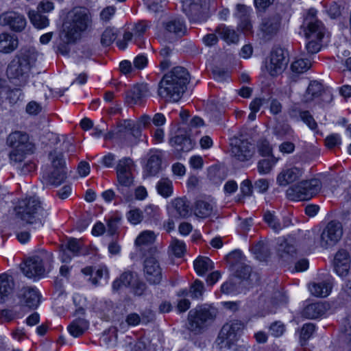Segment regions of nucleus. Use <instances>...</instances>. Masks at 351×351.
<instances>
[{"label": "nucleus", "instance_id": "obj_1", "mask_svg": "<svg viewBox=\"0 0 351 351\" xmlns=\"http://www.w3.org/2000/svg\"><path fill=\"white\" fill-rule=\"evenodd\" d=\"M189 82V73L182 66H176L166 73L158 84V95L166 102H177Z\"/></svg>", "mask_w": 351, "mask_h": 351}, {"label": "nucleus", "instance_id": "obj_2", "mask_svg": "<svg viewBox=\"0 0 351 351\" xmlns=\"http://www.w3.org/2000/svg\"><path fill=\"white\" fill-rule=\"evenodd\" d=\"M18 61H12L8 66L6 75L10 83L17 87H24L29 80V72L37 58L34 49H22L17 56Z\"/></svg>", "mask_w": 351, "mask_h": 351}, {"label": "nucleus", "instance_id": "obj_3", "mask_svg": "<svg viewBox=\"0 0 351 351\" xmlns=\"http://www.w3.org/2000/svg\"><path fill=\"white\" fill-rule=\"evenodd\" d=\"M92 26V16L85 8H74L69 11L63 22L62 29L70 41L78 40L82 34Z\"/></svg>", "mask_w": 351, "mask_h": 351}, {"label": "nucleus", "instance_id": "obj_4", "mask_svg": "<svg viewBox=\"0 0 351 351\" xmlns=\"http://www.w3.org/2000/svg\"><path fill=\"white\" fill-rule=\"evenodd\" d=\"M304 34L308 39L306 49L308 53L314 54L319 52L322 48V39L325 35L326 28L323 23L317 18V10L309 9L302 24Z\"/></svg>", "mask_w": 351, "mask_h": 351}, {"label": "nucleus", "instance_id": "obj_5", "mask_svg": "<svg viewBox=\"0 0 351 351\" xmlns=\"http://www.w3.org/2000/svg\"><path fill=\"white\" fill-rule=\"evenodd\" d=\"M17 215L32 228L37 229L43 226L48 212L41 206L40 201L33 197L20 202Z\"/></svg>", "mask_w": 351, "mask_h": 351}, {"label": "nucleus", "instance_id": "obj_6", "mask_svg": "<svg viewBox=\"0 0 351 351\" xmlns=\"http://www.w3.org/2000/svg\"><path fill=\"white\" fill-rule=\"evenodd\" d=\"M7 145L12 148L9 154L10 163L13 165L22 162L27 155L34 152V145L29 140V136L20 131L10 133L7 137Z\"/></svg>", "mask_w": 351, "mask_h": 351}, {"label": "nucleus", "instance_id": "obj_7", "mask_svg": "<svg viewBox=\"0 0 351 351\" xmlns=\"http://www.w3.org/2000/svg\"><path fill=\"white\" fill-rule=\"evenodd\" d=\"M216 316V308L206 305L197 306L189 312L187 328L195 334H200L214 322Z\"/></svg>", "mask_w": 351, "mask_h": 351}, {"label": "nucleus", "instance_id": "obj_8", "mask_svg": "<svg viewBox=\"0 0 351 351\" xmlns=\"http://www.w3.org/2000/svg\"><path fill=\"white\" fill-rule=\"evenodd\" d=\"M142 132L138 127H134V122L130 119L120 121L116 129L108 132L106 138L114 139L125 146L132 147L138 144Z\"/></svg>", "mask_w": 351, "mask_h": 351}, {"label": "nucleus", "instance_id": "obj_9", "mask_svg": "<svg viewBox=\"0 0 351 351\" xmlns=\"http://www.w3.org/2000/svg\"><path fill=\"white\" fill-rule=\"evenodd\" d=\"M51 162L52 170L45 171L43 179L46 184L58 186L60 185L66 178V169L63 154L54 149L49 154Z\"/></svg>", "mask_w": 351, "mask_h": 351}, {"label": "nucleus", "instance_id": "obj_10", "mask_svg": "<svg viewBox=\"0 0 351 351\" xmlns=\"http://www.w3.org/2000/svg\"><path fill=\"white\" fill-rule=\"evenodd\" d=\"M51 262L49 254L34 256L28 258L21 267L23 273L29 278L39 279L44 276Z\"/></svg>", "mask_w": 351, "mask_h": 351}, {"label": "nucleus", "instance_id": "obj_11", "mask_svg": "<svg viewBox=\"0 0 351 351\" xmlns=\"http://www.w3.org/2000/svg\"><path fill=\"white\" fill-rule=\"evenodd\" d=\"M243 328V324L237 320L224 324L215 340L217 348L220 350L230 349L237 340V336L240 334Z\"/></svg>", "mask_w": 351, "mask_h": 351}, {"label": "nucleus", "instance_id": "obj_12", "mask_svg": "<svg viewBox=\"0 0 351 351\" xmlns=\"http://www.w3.org/2000/svg\"><path fill=\"white\" fill-rule=\"evenodd\" d=\"M321 187V181L313 178L298 183L288 190V193L289 195L293 194L294 199L298 201L308 200L318 193Z\"/></svg>", "mask_w": 351, "mask_h": 351}, {"label": "nucleus", "instance_id": "obj_13", "mask_svg": "<svg viewBox=\"0 0 351 351\" xmlns=\"http://www.w3.org/2000/svg\"><path fill=\"white\" fill-rule=\"evenodd\" d=\"M208 8V0H189L183 5V11L191 23L206 21Z\"/></svg>", "mask_w": 351, "mask_h": 351}, {"label": "nucleus", "instance_id": "obj_14", "mask_svg": "<svg viewBox=\"0 0 351 351\" xmlns=\"http://www.w3.org/2000/svg\"><path fill=\"white\" fill-rule=\"evenodd\" d=\"M143 272L145 280L151 285H159L162 279V269L155 254L146 256L143 263Z\"/></svg>", "mask_w": 351, "mask_h": 351}, {"label": "nucleus", "instance_id": "obj_15", "mask_svg": "<svg viewBox=\"0 0 351 351\" xmlns=\"http://www.w3.org/2000/svg\"><path fill=\"white\" fill-rule=\"evenodd\" d=\"M281 26V17L275 14L262 19L259 25L258 36L263 42L272 40L278 33Z\"/></svg>", "mask_w": 351, "mask_h": 351}, {"label": "nucleus", "instance_id": "obj_16", "mask_svg": "<svg viewBox=\"0 0 351 351\" xmlns=\"http://www.w3.org/2000/svg\"><path fill=\"white\" fill-rule=\"evenodd\" d=\"M288 63V52L281 47H276L271 52L270 61L267 65V70L270 75L277 76L283 72Z\"/></svg>", "mask_w": 351, "mask_h": 351}, {"label": "nucleus", "instance_id": "obj_17", "mask_svg": "<svg viewBox=\"0 0 351 351\" xmlns=\"http://www.w3.org/2000/svg\"><path fill=\"white\" fill-rule=\"evenodd\" d=\"M343 236V226L341 222L332 220L328 222L321 234L320 244L328 247L337 244Z\"/></svg>", "mask_w": 351, "mask_h": 351}, {"label": "nucleus", "instance_id": "obj_18", "mask_svg": "<svg viewBox=\"0 0 351 351\" xmlns=\"http://www.w3.org/2000/svg\"><path fill=\"white\" fill-rule=\"evenodd\" d=\"M227 261L237 278L246 280L252 272V268L245 264V257L239 250H235L227 256Z\"/></svg>", "mask_w": 351, "mask_h": 351}, {"label": "nucleus", "instance_id": "obj_19", "mask_svg": "<svg viewBox=\"0 0 351 351\" xmlns=\"http://www.w3.org/2000/svg\"><path fill=\"white\" fill-rule=\"evenodd\" d=\"M27 25L25 16L19 12L9 10L0 14V25L15 32H21Z\"/></svg>", "mask_w": 351, "mask_h": 351}, {"label": "nucleus", "instance_id": "obj_20", "mask_svg": "<svg viewBox=\"0 0 351 351\" xmlns=\"http://www.w3.org/2000/svg\"><path fill=\"white\" fill-rule=\"evenodd\" d=\"M230 145L232 156L241 162L250 160L255 153V146L246 139L236 138Z\"/></svg>", "mask_w": 351, "mask_h": 351}, {"label": "nucleus", "instance_id": "obj_21", "mask_svg": "<svg viewBox=\"0 0 351 351\" xmlns=\"http://www.w3.org/2000/svg\"><path fill=\"white\" fill-rule=\"evenodd\" d=\"M40 297L38 290L32 287H23L17 294L19 306L28 310L38 308L40 302Z\"/></svg>", "mask_w": 351, "mask_h": 351}, {"label": "nucleus", "instance_id": "obj_22", "mask_svg": "<svg viewBox=\"0 0 351 351\" xmlns=\"http://www.w3.org/2000/svg\"><path fill=\"white\" fill-rule=\"evenodd\" d=\"M304 172V170L302 167L286 165L277 176L276 182L280 186H287L298 180Z\"/></svg>", "mask_w": 351, "mask_h": 351}, {"label": "nucleus", "instance_id": "obj_23", "mask_svg": "<svg viewBox=\"0 0 351 351\" xmlns=\"http://www.w3.org/2000/svg\"><path fill=\"white\" fill-rule=\"evenodd\" d=\"M134 167L133 160L128 157L119 160L117 166V176L119 184L125 186H132L133 184V176L132 171Z\"/></svg>", "mask_w": 351, "mask_h": 351}, {"label": "nucleus", "instance_id": "obj_24", "mask_svg": "<svg viewBox=\"0 0 351 351\" xmlns=\"http://www.w3.org/2000/svg\"><path fill=\"white\" fill-rule=\"evenodd\" d=\"M148 92L147 84H136L125 92V101L131 106L140 104L143 99L148 96Z\"/></svg>", "mask_w": 351, "mask_h": 351}, {"label": "nucleus", "instance_id": "obj_25", "mask_svg": "<svg viewBox=\"0 0 351 351\" xmlns=\"http://www.w3.org/2000/svg\"><path fill=\"white\" fill-rule=\"evenodd\" d=\"M169 143L174 149L176 158H180L182 152L193 149L195 142L186 134H178L169 140Z\"/></svg>", "mask_w": 351, "mask_h": 351}, {"label": "nucleus", "instance_id": "obj_26", "mask_svg": "<svg viewBox=\"0 0 351 351\" xmlns=\"http://www.w3.org/2000/svg\"><path fill=\"white\" fill-rule=\"evenodd\" d=\"M350 256L345 250H339L334 258V269L337 274L341 277L348 276L350 269Z\"/></svg>", "mask_w": 351, "mask_h": 351}, {"label": "nucleus", "instance_id": "obj_27", "mask_svg": "<svg viewBox=\"0 0 351 351\" xmlns=\"http://www.w3.org/2000/svg\"><path fill=\"white\" fill-rule=\"evenodd\" d=\"M19 46V39L16 35L3 32L0 34V52L5 54L11 53Z\"/></svg>", "mask_w": 351, "mask_h": 351}, {"label": "nucleus", "instance_id": "obj_28", "mask_svg": "<svg viewBox=\"0 0 351 351\" xmlns=\"http://www.w3.org/2000/svg\"><path fill=\"white\" fill-rule=\"evenodd\" d=\"M145 171L151 176H154L161 170L162 154L158 150L150 151L147 154Z\"/></svg>", "mask_w": 351, "mask_h": 351}, {"label": "nucleus", "instance_id": "obj_29", "mask_svg": "<svg viewBox=\"0 0 351 351\" xmlns=\"http://www.w3.org/2000/svg\"><path fill=\"white\" fill-rule=\"evenodd\" d=\"M164 27L167 32L178 37H182L186 33L185 23L180 18H173L164 23Z\"/></svg>", "mask_w": 351, "mask_h": 351}, {"label": "nucleus", "instance_id": "obj_30", "mask_svg": "<svg viewBox=\"0 0 351 351\" xmlns=\"http://www.w3.org/2000/svg\"><path fill=\"white\" fill-rule=\"evenodd\" d=\"M136 280V275L134 272L125 271L119 278L114 280L112 282V289L117 291L123 287H132Z\"/></svg>", "mask_w": 351, "mask_h": 351}, {"label": "nucleus", "instance_id": "obj_31", "mask_svg": "<svg viewBox=\"0 0 351 351\" xmlns=\"http://www.w3.org/2000/svg\"><path fill=\"white\" fill-rule=\"evenodd\" d=\"M332 287V285L330 280H325L312 283L309 286V290L313 295L324 298L330 294Z\"/></svg>", "mask_w": 351, "mask_h": 351}, {"label": "nucleus", "instance_id": "obj_32", "mask_svg": "<svg viewBox=\"0 0 351 351\" xmlns=\"http://www.w3.org/2000/svg\"><path fill=\"white\" fill-rule=\"evenodd\" d=\"M89 323L87 320L82 318L74 319L69 326L68 331L73 337L82 336L88 328Z\"/></svg>", "mask_w": 351, "mask_h": 351}, {"label": "nucleus", "instance_id": "obj_33", "mask_svg": "<svg viewBox=\"0 0 351 351\" xmlns=\"http://www.w3.org/2000/svg\"><path fill=\"white\" fill-rule=\"evenodd\" d=\"M14 287V282L10 276L5 274L0 275V302H3L5 298L10 295Z\"/></svg>", "mask_w": 351, "mask_h": 351}, {"label": "nucleus", "instance_id": "obj_34", "mask_svg": "<svg viewBox=\"0 0 351 351\" xmlns=\"http://www.w3.org/2000/svg\"><path fill=\"white\" fill-rule=\"evenodd\" d=\"M193 265L195 271L199 276H203L207 271L214 269L213 262L206 256H199L194 261Z\"/></svg>", "mask_w": 351, "mask_h": 351}, {"label": "nucleus", "instance_id": "obj_35", "mask_svg": "<svg viewBox=\"0 0 351 351\" xmlns=\"http://www.w3.org/2000/svg\"><path fill=\"white\" fill-rule=\"evenodd\" d=\"M326 311V306L323 303H313L305 307L304 309V315L309 319H316L323 315Z\"/></svg>", "mask_w": 351, "mask_h": 351}, {"label": "nucleus", "instance_id": "obj_36", "mask_svg": "<svg viewBox=\"0 0 351 351\" xmlns=\"http://www.w3.org/2000/svg\"><path fill=\"white\" fill-rule=\"evenodd\" d=\"M265 223L275 232H278L289 225L288 221L281 223L274 212L267 210L263 215Z\"/></svg>", "mask_w": 351, "mask_h": 351}, {"label": "nucleus", "instance_id": "obj_37", "mask_svg": "<svg viewBox=\"0 0 351 351\" xmlns=\"http://www.w3.org/2000/svg\"><path fill=\"white\" fill-rule=\"evenodd\" d=\"M172 213L175 217L184 218L189 215V206L182 198L175 199L172 202Z\"/></svg>", "mask_w": 351, "mask_h": 351}, {"label": "nucleus", "instance_id": "obj_38", "mask_svg": "<svg viewBox=\"0 0 351 351\" xmlns=\"http://www.w3.org/2000/svg\"><path fill=\"white\" fill-rule=\"evenodd\" d=\"M213 210V206L210 202L204 200H197L195 204V214L201 218L209 217Z\"/></svg>", "mask_w": 351, "mask_h": 351}, {"label": "nucleus", "instance_id": "obj_39", "mask_svg": "<svg viewBox=\"0 0 351 351\" xmlns=\"http://www.w3.org/2000/svg\"><path fill=\"white\" fill-rule=\"evenodd\" d=\"M157 192L165 198L169 197L173 194V183L167 178H162L156 186Z\"/></svg>", "mask_w": 351, "mask_h": 351}, {"label": "nucleus", "instance_id": "obj_40", "mask_svg": "<svg viewBox=\"0 0 351 351\" xmlns=\"http://www.w3.org/2000/svg\"><path fill=\"white\" fill-rule=\"evenodd\" d=\"M278 253L280 257L285 261H289L296 253L295 246L289 243L287 240H283L278 248Z\"/></svg>", "mask_w": 351, "mask_h": 351}, {"label": "nucleus", "instance_id": "obj_41", "mask_svg": "<svg viewBox=\"0 0 351 351\" xmlns=\"http://www.w3.org/2000/svg\"><path fill=\"white\" fill-rule=\"evenodd\" d=\"M323 91V86L317 81L311 82L304 95L306 102L313 101L319 97Z\"/></svg>", "mask_w": 351, "mask_h": 351}, {"label": "nucleus", "instance_id": "obj_42", "mask_svg": "<svg viewBox=\"0 0 351 351\" xmlns=\"http://www.w3.org/2000/svg\"><path fill=\"white\" fill-rule=\"evenodd\" d=\"M29 18L32 25L37 29H44L49 26V20L48 17L41 14L38 11H30Z\"/></svg>", "mask_w": 351, "mask_h": 351}, {"label": "nucleus", "instance_id": "obj_43", "mask_svg": "<svg viewBox=\"0 0 351 351\" xmlns=\"http://www.w3.org/2000/svg\"><path fill=\"white\" fill-rule=\"evenodd\" d=\"M216 32L228 43H237L239 41V36L234 30L228 28L224 25L219 26L216 29Z\"/></svg>", "mask_w": 351, "mask_h": 351}, {"label": "nucleus", "instance_id": "obj_44", "mask_svg": "<svg viewBox=\"0 0 351 351\" xmlns=\"http://www.w3.org/2000/svg\"><path fill=\"white\" fill-rule=\"evenodd\" d=\"M23 87L14 86L11 88L8 85L6 88L4 90V93L6 95V99L9 101L10 104H14L23 97V93L22 90Z\"/></svg>", "mask_w": 351, "mask_h": 351}, {"label": "nucleus", "instance_id": "obj_45", "mask_svg": "<svg viewBox=\"0 0 351 351\" xmlns=\"http://www.w3.org/2000/svg\"><path fill=\"white\" fill-rule=\"evenodd\" d=\"M77 40L70 41L66 36V32L63 29L60 34L59 41L56 44L57 51L62 55H67L70 51L69 45L74 44Z\"/></svg>", "mask_w": 351, "mask_h": 351}, {"label": "nucleus", "instance_id": "obj_46", "mask_svg": "<svg viewBox=\"0 0 351 351\" xmlns=\"http://www.w3.org/2000/svg\"><path fill=\"white\" fill-rule=\"evenodd\" d=\"M252 252L256 258L261 261H265L269 256V251L267 246L263 242L259 241L252 247Z\"/></svg>", "mask_w": 351, "mask_h": 351}, {"label": "nucleus", "instance_id": "obj_47", "mask_svg": "<svg viewBox=\"0 0 351 351\" xmlns=\"http://www.w3.org/2000/svg\"><path fill=\"white\" fill-rule=\"evenodd\" d=\"M311 66V61L308 59L300 58L295 60L291 65V71L295 73H303L308 71Z\"/></svg>", "mask_w": 351, "mask_h": 351}, {"label": "nucleus", "instance_id": "obj_48", "mask_svg": "<svg viewBox=\"0 0 351 351\" xmlns=\"http://www.w3.org/2000/svg\"><path fill=\"white\" fill-rule=\"evenodd\" d=\"M315 330V326L313 324H304L300 330V343L301 346H304L307 341L311 338Z\"/></svg>", "mask_w": 351, "mask_h": 351}, {"label": "nucleus", "instance_id": "obj_49", "mask_svg": "<svg viewBox=\"0 0 351 351\" xmlns=\"http://www.w3.org/2000/svg\"><path fill=\"white\" fill-rule=\"evenodd\" d=\"M155 239L156 236L153 231L145 230L142 232L136 239L135 244L138 246L147 245L153 243Z\"/></svg>", "mask_w": 351, "mask_h": 351}, {"label": "nucleus", "instance_id": "obj_50", "mask_svg": "<svg viewBox=\"0 0 351 351\" xmlns=\"http://www.w3.org/2000/svg\"><path fill=\"white\" fill-rule=\"evenodd\" d=\"M277 161H278V159L275 158L273 156L271 158H266V159L261 160L258 162V165H257L258 171L261 174L269 173L271 171L272 167L277 162Z\"/></svg>", "mask_w": 351, "mask_h": 351}, {"label": "nucleus", "instance_id": "obj_51", "mask_svg": "<svg viewBox=\"0 0 351 351\" xmlns=\"http://www.w3.org/2000/svg\"><path fill=\"white\" fill-rule=\"evenodd\" d=\"M204 291V284L199 280H195L190 287V296L193 299H199L202 298Z\"/></svg>", "mask_w": 351, "mask_h": 351}, {"label": "nucleus", "instance_id": "obj_52", "mask_svg": "<svg viewBox=\"0 0 351 351\" xmlns=\"http://www.w3.org/2000/svg\"><path fill=\"white\" fill-rule=\"evenodd\" d=\"M121 220V217L117 214L110 217L107 221V233L110 236L117 234L118 225Z\"/></svg>", "mask_w": 351, "mask_h": 351}, {"label": "nucleus", "instance_id": "obj_53", "mask_svg": "<svg viewBox=\"0 0 351 351\" xmlns=\"http://www.w3.org/2000/svg\"><path fill=\"white\" fill-rule=\"evenodd\" d=\"M286 330L285 325L280 321H275L269 326V334L274 337H281Z\"/></svg>", "mask_w": 351, "mask_h": 351}, {"label": "nucleus", "instance_id": "obj_54", "mask_svg": "<svg viewBox=\"0 0 351 351\" xmlns=\"http://www.w3.org/2000/svg\"><path fill=\"white\" fill-rule=\"evenodd\" d=\"M126 217L132 224L140 223L144 218L143 212L138 208L131 209L126 213Z\"/></svg>", "mask_w": 351, "mask_h": 351}, {"label": "nucleus", "instance_id": "obj_55", "mask_svg": "<svg viewBox=\"0 0 351 351\" xmlns=\"http://www.w3.org/2000/svg\"><path fill=\"white\" fill-rule=\"evenodd\" d=\"M169 247L176 257H182L186 252L185 243L178 239H173L171 241Z\"/></svg>", "mask_w": 351, "mask_h": 351}, {"label": "nucleus", "instance_id": "obj_56", "mask_svg": "<svg viewBox=\"0 0 351 351\" xmlns=\"http://www.w3.org/2000/svg\"><path fill=\"white\" fill-rule=\"evenodd\" d=\"M117 35L114 30L110 28H107L102 33L101 36V43L103 46H110L116 39Z\"/></svg>", "mask_w": 351, "mask_h": 351}, {"label": "nucleus", "instance_id": "obj_57", "mask_svg": "<svg viewBox=\"0 0 351 351\" xmlns=\"http://www.w3.org/2000/svg\"><path fill=\"white\" fill-rule=\"evenodd\" d=\"M258 153L262 156H267L271 155L272 147L269 142L266 139H261L257 144Z\"/></svg>", "mask_w": 351, "mask_h": 351}, {"label": "nucleus", "instance_id": "obj_58", "mask_svg": "<svg viewBox=\"0 0 351 351\" xmlns=\"http://www.w3.org/2000/svg\"><path fill=\"white\" fill-rule=\"evenodd\" d=\"M326 12L331 19H337L341 14V6L332 1L326 6Z\"/></svg>", "mask_w": 351, "mask_h": 351}, {"label": "nucleus", "instance_id": "obj_59", "mask_svg": "<svg viewBox=\"0 0 351 351\" xmlns=\"http://www.w3.org/2000/svg\"><path fill=\"white\" fill-rule=\"evenodd\" d=\"M160 209L158 206L155 205H148L144 209L143 215L149 220L157 219L159 216Z\"/></svg>", "mask_w": 351, "mask_h": 351}, {"label": "nucleus", "instance_id": "obj_60", "mask_svg": "<svg viewBox=\"0 0 351 351\" xmlns=\"http://www.w3.org/2000/svg\"><path fill=\"white\" fill-rule=\"evenodd\" d=\"M131 186H125L119 183L117 186L118 191L121 193L122 197H119L118 198L120 201H122L124 199L126 202H129L132 198V191L130 190Z\"/></svg>", "mask_w": 351, "mask_h": 351}, {"label": "nucleus", "instance_id": "obj_61", "mask_svg": "<svg viewBox=\"0 0 351 351\" xmlns=\"http://www.w3.org/2000/svg\"><path fill=\"white\" fill-rule=\"evenodd\" d=\"M300 120L306 123L308 127L311 130H315L317 128V124L313 117L311 115L308 110H304Z\"/></svg>", "mask_w": 351, "mask_h": 351}, {"label": "nucleus", "instance_id": "obj_62", "mask_svg": "<svg viewBox=\"0 0 351 351\" xmlns=\"http://www.w3.org/2000/svg\"><path fill=\"white\" fill-rule=\"evenodd\" d=\"M82 246V243L77 239H71L66 244V248L70 251L73 256L79 254Z\"/></svg>", "mask_w": 351, "mask_h": 351}, {"label": "nucleus", "instance_id": "obj_63", "mask_svg": "<svg viewBox=\"0 0 351 351\" xmlns=\"http://www.w3.org/2000/svg\"><path fill=\"white\" fill-rule=\"evenodd\" d=\"M341 142V138L338 134H330L325 138V145L329 149L338 146Z\"/></svg>", "mask_w": 351, "mask_h": 351}, {"label": "nucleus", "instance_id": "obj_64", "mask_svg": "<svg viewBox=\"0 0 351 351\" xmlns=\"http://www.w3.org/2000/svg\"><path fill=\"white\" fill-rule=\"evenodd\" d=\"M149 27V24L147 21H141L138 23L134 28V35L136 38H141V36L146 32Z\"/></svg>", "mask_w": 351, "mask_h": 351}]
</instances>
